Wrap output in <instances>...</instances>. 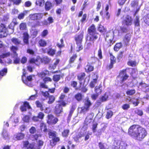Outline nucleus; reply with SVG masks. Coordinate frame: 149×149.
<instances>
[{
	"instance_id": "38",
	"label": "nucleus",
	"mask_w": 149,
	"mask_h": 149,
	"mask_svg": "<svg viewBox=\"0 0 149 149\" xmlns=\"http://www.w3.org/2000/svg\"><path fill=\"white\" fill-rule=\"evenodd\" d=\"M2 136L5 139H7L8 138V135L7 132L6 130L4 129L3 131Z\"/></svg>"
},
{
	"instance_id": "48",
	"label": "nucleus",
	"mask_w": 149,
	"mask_h": 149,
	"mask_svg": "<svg viewBox=\"0 0 149 149\" xmlns=\"http://www.w3.org/2000/svg\"><path fill=\"white\" fill-rule=\"evenodd\" d=\"M30 62L32 63H34L37 65L39 64L38 60L37 58H31L30 60Z\"/></svg>"
},
{
	"instance_id": "3",
	"label": "nucleus",
	"mask_w": 149,
	"mask_h": 149,
	"mask_svg": "<svg viewBox=\"0 0 149 149\" xmlns=\"http://www.w3.org/2000/svg\"><path fill=\"white\" fill-rule=\"evenodd\" d=\"M127 144L119 140H115L112 147L113 149H125Z\"/></svg>"
},
{
	"instance_id": "44",
	"label": "nucleus",
	"mask_w": 149,
	"mask_h": 149,
	"mask_svg": "<svg viewBox=\"0 0 149 149\" xmlns=\"http://www.w3.org/2000/svg\"><path fill=\"white\" fill-rule=\"evenodd\" d=\"M44 3V0H36V4L37 5L39 6H43Z\"/></svg>"
},
{
	"instance_id": "53",
	"label": "nucleus",
	"mask_w": 149,
	"mask_h": 149,
	"mask_svg": "<svg viewBox=\"0 0 149 149\" xmlns=\"http://www.w3.org/2000/svg\"><path fill=\"white\" fill-rule=\"evenodd\" d=\"M48 24V23L47 22L46 20H44L43 21H41L40 22H38V25L39 26H43V25H47Z\"/></svg>"
},
{
	"instance_id": "64",
	"label": "nucleus",
	"mask_w": 149,
	"mask_h": 149,
	"mask_svg": "<svg viewBox=\"0 0 149 149\" xmlns=\"http://www.w3.org/2000/svg\"><path fill=\"white\" fill-rule=\"evenodd\" d=\"M83 137V136H82L81 135H77L76 137L74 138V140L76 141H79V139H81L82 137Z\"/></svg>"
},
{
	"instance_id": "12",
	"label": "nucleus",
	"mask_w": 149,
	"mask_h": 149,
	"mask_svg": "<svg viewBox=\"0 0 149 149\" xmlns=\"http://www.w3.org/2000/svg\"><path fill=\"white\" fill-rule=\"evenodd\" d=\"M89 40L93 43L95 40L98 38L99 34L97 32L89 34Z\"/></svg>"
},
{
	"instance_id": "57",
	"label": "nucleus",
	"mask_w": 149,
	"mask_h": 149,
	"mask_svg": "<svg viewBox=\"0 0 149 149\" xmlns=\"http://www.w3.org/2000/svg\"><path fill=\"white\" fill-rule=\"evenodd\" d=\"M135 113L137 115L141 116L143 115V111L139 109H136L135 111Z\"/></svg>"
},
{
	"instance_id": "23",
	"label": "nucleus",
	"mask_w": 149,
	"mask_h": 149,
	"mask_svg": "<svg viewBox=\"0 0 149 149\" xmlns=\"http://www.w3.org/2000/svg\"><path fill=\"white\" fill-rule=\"evenodd\" d=\"M51 59L47 56H45L41 59L42 62L45 64H48L49 63Z\"/></svg>"
},
{
	"instance_id": "37",
	"label": "nucleus",
	"mask_w": 149,
	"mask_h": 149,
	"mask_svg": "<svg viewBox=\"0 0 149 149\" xmlns=\"http://www.w3.org/2000/svg\"><path fill=\"white\" fill-rule=\"evenodd\" d=\"M45 8L47 10H49L52 7L51 3L48 1L45 4Z\"/></svg>"
},
{
	"instance_id": "32",
	"label": "nucleus",
	"mask_w": 149,
	"mask_h": 149,
	"mask_svg": "<svg viewBox=\"0 0 149 149\" xmlns=\"http://www.w3.org/2000/svg\"><path fill=\"white\" fill-rule=\"evenodd\" d=\"M49 100L47 102V103L49 104H52L53 103L55 100L54 97L52 95H51L49 97Z\"/></svg>"
},
{
	"instance_id": "28",
	"label": "nucleus",
	"mask_w": 149,
	"mask_h": 149,
	"mask_svg": "<svg viewBox=\"0 0 149 149\" xmlns=\"http://www.w3.org/2000/svg\"><path fill=\"white\" fill-rule=\"evenodd\" d=\"M122 46V44L121 42L117 43L115 45L114 49L115 51H118L121 48Z\"/></svg>"
},
{
	"instance_id": "46",
	"label": "nucleus",
	"mask_w": 149,
	"mask_h": 149,
	"mask_svg": "<svg viewBox=\"0 0 149 149\" xmlns=\"http://www.w3.org/2000/svg\"><path fill=\"white\" fill-rule=\"evenodd\" d=\"M81 113H85L89 110V108L84 105V107H81Z\"/></svg>"
},
{
	"instance_id": "19",
	"label": "nucleus",
	"mask_w": 149,
	"mask_h": 149,
	"mask_svg": "<svg viewBox=\"0 0 149 149\" xmlns=\"http://www.w3.org/2000/svg\"><path fill=\"white\" fill-rule=\"evenodd\" d=\"M23 41L24 43L26 44H29V35L26 32H24L23 33Z\"/></svg>"
},
{
	"instance_id": "9",
	"label": "nucleus",
	"mask_w": 149,
	"mask_h": 149,
	"mask_svg": "<svg viewBox=\"0 0 149 149\" xmlns=\"http://www.w3.org/2000/svg\"><path fill=\"white\" fill-rule=\"evenodd\" d=\"M114 38V33L113 31H111L107 33L105 40L108 42L111 43Z\"/></svg>"
},
{
	"instance_id": "45",
	"label": "nucleus",
	"mask_w": 149,
	"mask_h": 149,
	"mask_svg": "<svg viewBox=\"0 0 149 149\" xmlns=\"http://www.w3.org/2000/svg\"><path fill=\"white\" fill-rule=\"evenodd\" d=\"M130 71L131 72V74L132 76H135L137 73V70L134 68H130Z\"/></svg>"
},
{
	"instance_id": "16",
	"label": "nucleus",
	"mask_w": 149,
	"mask_h": 149,
	"mask_svg": "<svg viewBox=\"0 0 149 149\" xmlns=\"http://www.w3.org/2000/svg\"><path fill=\"white\" fill-rule=\"evenodd\" d=\"M31 107L29 106L28 103L27 102H25L23 105H22L20 108L22 111H26L27 109H30Z\"/></svg>"
},
{
	"instance_id": "2",
	"label": "nucleus",
	"mask_w": 149,
	"mask_h": 149,
	"mask_svg": "<svg viewBox=\"0 0 149 149\" xmlns=\"http://www.w3.org/2000/svg\"><path fill=\"white\" fill-rule=\"evenodd\" d=\"M23 72L22 78L23 82L26 86L29 87H32L33 85L31 82L32 76V75H29L26 77L25 76L26 72L25 70L23 69Z\"/></svg>"
},
{
	"instance_id": "55",
	"label": "nucleus",
	"mask_w": 149,
	"mask_h": 149,
	"mask_svg": "<svg viewBox=\"0 0 149 149\" xmlns=\"http://www.w3.org/2000/svg\"><path fill=\"white\" fill-rule=\"evenodd\" d=\"M17 24V22H12L10 24V25H9L8 26V28L9 29L13 30L14 29V26H15V25Z\"/></svg>"
},
{
	"instance_id": "51",
	"label": "nucleus",
	"mask_w": 149,
	"mask_h": 149,
	"mask_svg": "<svg viewBox=\"0 0 149 149\" xmlns=\"http://www.w3.org/2000/svg\"><path fill=\"white\" fill-rule=\"evenodd\" d=\"M97 82L96 78L93 79V80L91 81L90 84V86L91 88H93L94 87Z\"/></svg>"
},
{
	"instance_id": "49",
	"label": "nucleus",
	"mask_w": 149,
	"mask_h": 149,
	"mask_svg": "<svg viewBox=\"0 0 149 149\" xmlns=\"http://www.w3.org/2000/svg\"><path fill=\"white\" fill-rule=\"evenodd\" d=\"M69 130L68 129L65 130L62 132V135L64 137H67L68 136Z\"/></svg>"
},
{
	"instance_id": "54",
	"label": "nucleus",
	"mask_w": 149,
	"mask_h": 149,
	"mask_svg": "<svg viewBox=\"0 0 149 149\" xmlns=\"http://www.w3.org/2000/svg\"><path fill=\"white\" fill-rule=\"evenodd\" d=\"M87 72H91L93 70V67L92 66L90 65H88L85 68Z\"/></svg>"
},
{
	"instance_id": "13",
	"label": "nucleus",
	"mask_w": 149,
	"mask_h": 149,
	"mask_svg": "<svg viewBox=\"0 0 149 149\" xmlns=\"http://www.w3.org/2000/svg\"><path fill=\"white\" fill-rule=\"evenodd\" d=\"M109 97V93H105L104 95L100 97L97 100V102L98 105L100 104L102 102L106 101Z\"/></svg>"
},
{
	"instance_id": "17",
	"label": "nucleus",
	"mask_w": 149,
	"mask_h": 149,
	"mask_svg": "<svg viewBox=\"0 0 149 149\" xmlns=\"http://www.w3.org/2000/svg\"><path fill=\"white\" fill-rule=\"evenodd\" d=\"M110 58L111 63L109 66L110 69L113 68V64L116 62V60L115 57L111 53H110Z\"/></svg>"
},
{
	"instance_id": "33",
	"label": "nucleus",
	"mask_w": 149,
	"mask_h": 149,
	"mask_svg": "<svg viewBox=\"0 0 149 149\" xmlns=\"http://www.w3.org/2000/svg\"><path fill=\"white\" fill-rule=\"evenodd\" d=\"M7 68H4L0 71V79L2 78V77L6 74L7 72Z\"/></svg>"
},
{
	"instance_id": "4",
	"label": "nucleus",
	"mask_w": 149,
	"mask_h": 149,
	"mask_svg": "<svg viewBox=\"0 0 149 149\" xmlns=\"http://www.w3.org/2000/svg\"><path fill=\"white\" fill-rule=\"evenodd\" d=\"M42 50L44 53H47L48 54L51 56H53L55 54L56 52L55 49L50 47L46 48H42Z\"/></svg>"
},
{
	"instance_id": "22",
	"label": "nucleus",
	"mask_w": 149,
	"mask_h": 149,
	"mask_svg": "<svg viewBox=\"0 0 149 149\" xmlns=\"http://www.w3.org/2000/svg\"><path fill=\"white\" fill-rule=\"evenodd\" d=\"M98 146L100 149H108L109 148L105 143L100 142L99 143Z\"/></svg>"
},
{
	"instance_id": "5",
	"label": "nucleus",
	"mask_w": 149,
	"mask_h": 149,
	"mask_svg": "<svg viewBox=\"0 0 149 149\" xmlns=\"http://www.w3.org/2000/svg\"><path fill=\"white\" fill-rule=\"evenodd\" d=\"M0 37L2 38L6 37L7 35V29L5 25L1 24L0 26Z\"/></svg>"
},
{
	"instance_id": "18",
	"label": "nucleus",
	"mask_w": 149,
	"mask_h": 149,
	"mask_svg": "<svg viewBox=\"0 0 149 149\" xmlns=\"http://www.w3.org/2000/svg\"><path fill=\"white\" fill-rule=\"evenodd\" d=\"M24 137V135L22 133H18L14 135L13 138L15 140H20L23 139Z\"/></svg>"
},
{
	"instance_id": "43",
	"label": "nucleus",
	"mask_w": 149,
	"mask_h": 149,
	"mask_svg": "<svg viewBox=\"0 0 149 149\" xmlns=\"http://www.w3.org/2000/svg\"><path fill=\"white\" fill-rule=\"evenodd\" d=\"M98 30L101 32H103L105 31V29L104 27L101 24L98 25L97 28Z\"/></svg>"
},
{
	"instance_id": "6",
	"label": "nucleus",
	"mask_w": 149,
	"mask_h": 149,
	"mask_svg": "<svg viewBox=\"0 0 149 149\" xmlns=\"http://www.w3.org/2000/svg\"><path fill=\"white\" fill-rule=\"evenodd\" d=\"M132 19L130 16L128 15L125 16L123 21V24L127 26H130L132 24Z\"/></svg>"
},
{
	"instance_id": "36",
	"label": "nucleus",
	"mask_w": 149,
	"mask_h": 149,
	"mask_svg": "<svg viewBox=\"0 0 149 149\" xmlns=\"http://www.w3.org/2000/svg\"><path fill=\"white\" fill-rule=\"evenodd\" d=\"M113 112L111 110H108L107 113L106 117L107 119H109L111 118L113 115Z\"/></svg>"
},
{
	"instance_id": "60",
	"label": "nucleus",
	"mask_w": 149,
	"mask_h": 149,
	"mask_svg": "<svg viewBox=\"0 0 149 149\" xmlns=\"http://www.w3.org/2000/svg\"><path fill=\"white\" fill-rule=\"evenodd\" d=\"M17 56L16 57L15 55H14L13 57L14 58V62L15 63L17 64L18 63H19V59L17 57Z\"/></svg>"
},
{
	"instance_id": "61",
	"label": "nucleus",
	"mask_w": 149,
	"mask_h": 149,
	"mask_svg": "<svg viewBox=\"0 0 149 149\" xmlns=\"http://www.w3.org/2000/svg\"><path fill=\"white\" fill-rule=\"evenodd\" d=\"M77 56L76 55H73L70 59L69 62L70 63H73L76 58Z\"/></svg>"
},
{
	"instance_id": "59",
	"label": "nucleus",
	"mask_w": 149,
	"mask_h": 149,
	"mask_svg": "<svg viewBox=\"0 0 149 149\" xmlns=\"http://www.w3.org/2000/svg\"><path fill=\"white\" fill-rule=\"evenodd\" d=\"M77 51L79 52L80 50L82 49L83 47L81 45V43L79 44H77Z\"/></svg>"
},
{
	"instance_id": "27",
	"label": "nucleus",
	"mask_w": 149,
	"mask_h": 149,
	"mask_svg": "<svg viewBox=\"0 0 149 149\" xmlns=\"http://www.w3.org/2000/svg\"><path fill=\"white\" fill-rule=\"evenodd\" d=\"M19 28L21 31L26 30L27 29L26 23L24 22L21 23L19 26Z\"/></svg>"
},
{
	"instance_id": "47",
	"label": "nucleus",
	"mask_w": 149,
	"mask_h": 149,
	"mask_svg": "<svg viewBox=\"0 0 149 149\" xmlns=\"http://www.w3.org/2000/svg\"><path fill=\"white\" fill-rule=\"evenodd\" d=\"M60 75H55L53 76V79L54 81L57 82L60 80Z\"/></svg>"
},
{
	"instance_id": "29",
	"label": "nucleus",
	"mask_w": 149,
	"mask_h": 149,
	"mask_svg": "<svg viewBox=\"0 0 149 149\" xmlns=\"http://www.w3.org/2000/svg\"><path fill=\"white\" fill-rule=\"evenodd\" d=\"M10 49L11 52L13 53L14 55H15L16 57L17 56V53L16 52L18 50L17 47L15 46H13L10 48Z\"/></svg>"
},
{
	"instance_id": "41",
	"label": "nucleus",
	"mask_w": 149,
	"mask_h": 149,
	"mask_svg": "<svg viewBox=\"0 0 149 149\" xmlns=\"http://www.w3.org/2000/svg\"><path fill=\"white\" fill-rule=\"evenodd\" d=\"M75 98L78 101H81L82 98V94L81 93H78L75 95Z\"/></svg>"
},
{
	"instance_id": "34",
	"label": "nucleus",
	"mask_w": 149,
	"mask_h": 149,
	"mask_svg": "<svg viewBox=\"0 0 149 149\" xmlns=\"http://www.w3.org/2000/svg\"><path fill=\"white\" fill-rule=\"evenodd\" d=\"M140 20L139 17L138 16H136L134 20V23L136 26H139Z\"/></svg>"
},
{
	"instance_id": "11",
	"label": "nucleus",
	"mask_w": 149,
	"mask_h": 149,
	"mask_svg": "<svg viewBox=\"0 0 149 149\" xmlns=\"http://www.w3.org/2000/svg\"><path fill=\"white\" fill-rule=\"evenodd\" d=\"M126 70H123L121 71L119 74V77H121V81L122 82L125 81L128 78V76L126 73Z\"/></svg>"
},
{
	"instance_id": "62",
	"label": "nucleus",
	"mask_w": 149,
	"mask_h": 149,
	"mask_svg": "<svg viewBox=\"0 0 149 149\" xmlns=\"http://www.w3.org/2000/svg\"><path fill=\"white\" fill-rule=\"evenodd\" d=\"M144 21L146 24L149 25V14L146 16Z\"/></svg>"
},
{
	"instance_id": "14",
	"label": "nucleus",
	"mask_w": 149,
	"mask_h": 149,
	"mask_svg": "<svg viewBox=\"0 0 149 149\" xmlns=\"http://www.w3.org/2000/svg\"><path fill=\"white\" fill-rule=\"evenodd\" d=\"M84 32L82 31L80 32V33L75 38V40L76 42V44H80L82 43V39L83 38Z\"/></svg>"
},
{
	"instance_id": "25",
	"label": "nucleus",
	"mask_w": 149,
	"mask_h": 149,
	"mask_svg": "<svg viewBox=\"0 0 149 149\" xmlns=\"http://www.w3.org/2000/svg\"><path fill=\"white\" fill-rule=\"evenodd\" d=\"M135 93L136 91L135 89H128L126 92V94L128 95H132Z\"/></svg>"
},
{
	"instance_id": "24",
	"label": "nucleus",
	"mask_w": 149,
	"mask_h": 149,
	"mask_svg": "<svg viewBox=\"0 0 149 149\" xmlns=\"http://www.w3.org/2000/svg\"><path fill=\"white\" fill-rule=\"evenodd\" d=\"M148 85L145 83L141 82L139 83V86L141 87L142 90L144 92L147 88Z\"/></svg>"
},
{
	"instance_id": "10",
	"label": "nucleus",
	"mask_w": 149,
	"mask_h": 149,
	"mask_svg": "<svg viewBox=\"0 0 149 149\" xmlns=\"http://www.w3.org/2000/svg\"><path fill=\"white\" fill-rule=\"evenodd\" d=\"M58 119L54 117L52 115H48V119L47 121V123L51 124H55L58 121Z\"/></svg>"
},
{
	"instance_id": "50",
	"label": "nucleus",
	"mask_w": 149,
	"mask_h": 149,
	"mask_svg": "<svg viewBox=\"0 0 149 149\" xmlns=\"http://www.w3.org/2000/svg\"><path fill=\"white\" fill-rule=\"evenodd\" d=\"M40 127L41 130L44 132H46L47 130L45 124L43 123H41L40 125Z\"/></svg>"
},
{
	"instance_id": "63",
	"label": "nucleus",
	"mask_w": 149,
	"mask_h": 149,
	"mask_svg": "<svg viewBox=\"0 0 149 149\" xmlns=\"http://www.w3.org/2000/svg\"><path fill=\"white\" fill-rule=\"evenodd\" d=\"M128 65L133 67L136 65V62L135 61H130L127 62Z\"/></svg>"
},
{
	"instance_id": "40",
	"label": "nucleus",
	"mask_w": 149,
	"mask_h": 149,
	"mask_svg": "<svg viewBox=\"0 0 149 149\" xmlns=\"http://www.w3.org/2000/svg\"><path fill=\"white\" fill-rule=\"evenodd\" d=\"M38 43L40 46L42 47L46 46L47 44L46 41L42 39L40 40L39 41Z\"/></svg>"
},
{
	"instance_id": "20",
	"label": "nucleus",
	"mask_w": 149,
	"mask_h": 149,
	"mask_svg": "<svg viewBox=\"0 0 149 149\" xmlns=\"http://www.w3.org/2000/svg\"><path fill=\"white\" fill-rule=\"evenodd\" d=\"M88 31L89 34L97 32L95 28V26L93 24L88 28Z\"/></svg>"
},
{
	"instance_id": "1",
	"label": "nucleus",
	"mask_w": 149,
	"mask_h": 149,
	"mask_svg": "<svg viewBox=\"0 0 149 149\" xmlns=\"http://www.w3.org/2000/svg\"><path fill=\"white\" fill-rule=\"evenodd\" d=\"M128 134L132 138L139 141L142 140L147 134L145 129L137 125L130 126L128 129Z\"/></svg>"
},
{
	"instance_id": "35",
	"label": "nucleus",
	"mask_w": 149,
	"mask_h": 149,
	"mask_svg": "<svg viewBox=\"0 0 149 149\" xmlns=\"http://www.w3.org/2000/svg\"><path fill=\"white\" fill-rule=\"evenodd\" d=\"M56 132L51 131L48 133L49 138L53 139L56 136Z\"/></svg>"
},
{
	"instance_id": "26",
	"label": "nucleus",
	"mask_w": 149,
	"mask_h": 149,
	"mask_svg": "<svg viewBox=\"0 0 149 149\" xmlns=\"http://www.w3.org/2000/svg\"><path fill=\"white\" fill-rule=\"evenodd\" d=\"M91 105L90 100L88 98H86L84 100V105L89 108Z\"/></svg>"
},
{
	"instance_id": "30",
	"label": "nucleus",
	"mask_w": 149,
	"mask_h": 149,
	"mask_svg": "<svg viewBox=\"0 0 149 149\" xmlns=\"http://www.w3.org/2000/svg\"><path fill=\"white\" fill-rule=\"evenodd\" d=\"M11 41L13 43L16 45H17L21 43V41L18 39L13 38L11 40Z\"/></svg>"
},
{
	"instance_id": "39",
	"label": "nucleus",
	"mask_w": 149,
	"mask_h": 149,
	"mask_svg": "<svg viewBox=\"0 0 149 149\" xmlns=\"http://www.w3.org/2000/svg\"><path fill=\"white\" fill-rule=\"evenodd\" d=\"M36 104L37 107L39 108L42 111L43 110V107L42 103L38 101H36Z\"/></svg>"
},
{
	"instance_id": "21",
	"label": "nucleus",
	"mask_w": 149,
	"mask_h": 149,
	"mask_svg": "<svg viewBox=\"0 0 149 149\" xmlns=\"http://www.w3.org/2000/svg\"><path fill=\"white\" fill-rule=\"evenodd\" d=\"M131 38V36L129 34L126 35L123 38V40L126 45H127L130 41Z\"/></svg>"
},
{
	"instance_id": "31",
	"label": "nucleus",
	"mask_w": 149,
	"mask_h": 149,
	"mask_svg": "<svg viewBox=\"0 0 149 149\" xmlns=\"http://www.w3.org/2000/svg\"><path fill=\"white\" fill-rule=\"evenodd\" d=\"M28 12V11L25 10L23 12L21 13L18 15V18L20 19H23L25 15L27 14Z\"/></svg>"
},
{
	"instance_id": "42",
	"label": "nucleus",
	"mask_w": 149,
	"mask_h": 149,
	"mask_svg": "<svg viewBox=\"0 0 149 149\" xmlns=\"http://www.w3.org/2000/svg\"><path fill=\"white\" fill-rule=\"evenodd\" d=\"M85 74L84 73H81L79 74L77 76L78 79L79 81H82L84 79Z\"/></svg>"
},
{
	"instance_id": "56",
	"label": "nucleus",
	"mask_w": 149,
	"mask_h": 149,
	"mask_svg": "<svg viewBox=\"0 0 149 149\" xmlns=\"http://www.w3.org/2000/svg\"><path fill=\"white\" fill-rule=\"evenodd\" d=\"M60 139L59 137H56V136L52 139V141L53 142L54 145H55L56 144V143L59 141Z\"/></svg>"
},
{
	"instance_id": "58",
	"label": "nucleus",
	"mask_w": 149,
	"mask_h": 149,
	"mask_svg": "<svg viewBox=\"0 0 149 149\" xmlns=\"http://www.w3.org/2000/svg\"><path fill=\"white\" fill-rule=\"evenodd\" d=\"M101 88V87H98L97 86L95 87V91L98 94H100L102 90Z\"/></svg>"
},
{
	"instance_id": "15",
	"label": "nucleus",
	"mask_w": 149,
	"mask_h": 149,
	"mask_svg": "<svg viewBox=\"0 0 149 149\" xmlns=\"http://www.w3.org/2000/svg\"><path fill=\"white\" fill-rule=\"evenodd\" d=\"M62 110V106L60 104H56L55 107L54 113L56 115H58L60 114L63 111Z\"/></svg>"
},
{
	"instance_id": "52",
	"label": "nucleus",
	"mask_w": 149,
	"mask_h": 149,
	"mask_svg": "<svg viewBox=\"0 0 149 149\" xmlns=\"http://www.w3.org/2000/svg\"><path fill=\"white\" fill-rule=\"evenodd\" d=\"M10 54V52L4 53L0 55V57L1 58H4L9 56Z\"/></svg>"
},
{
	"instance_id": "7",
	"label": "nucleus",
	"mask_w": 149,
	"mask_h": 149,
	"mask_svg": "<svg viewBox=\"0 0 149 149\" xmlns=\"http://www.w3.org/2000/svg\"><path fill=\"white\" fill-rule=\"evenodd\" d=\"M43 16V13H35L30 15L29 17L31 20H39L42 18Z\"/></svg>"
},
{
	"instance_id": "8",
	"label": "nucleus",
	"mask_w": 149,
	"mask_h": 149,
	"mask_svg": "<svg viewBox=\"0 0 149 149\" xmlns=\"http://www.w3.org/2000/svg\"><path fill=\"white\" fill-rule=\"evenodd\" d=\"M93 117V113H92L86 117L85 121V125H86V126L84 125L83 127V129L84 128L86 129L87 128V126L92 122Z\"/></svg>"
}]
</instances>
